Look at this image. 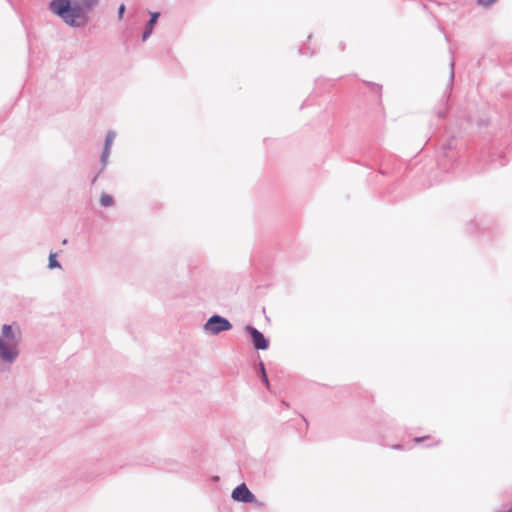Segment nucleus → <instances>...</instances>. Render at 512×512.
<instances>
[{
  "mask_svg": "<svg viewBox=\"0 0 512 512\" xmlns=\"http://www.w3.org/2000/svg\"><path fill=\"white\" fill-rule=\"evenodd\" d=\"M50 9L70 25H79L84 19L82 8L79 5H71L70 0H52Z\"/></svg>",
  "mask_w": 512,
  "mask_h": 512,
  "instance_id": "1",
  "label": "nucleus"
},
{
  "mask_svg": "<svg viewBox=\"0 0 512 512\" xmlns=\"http://www.w3.org/2000/svg\"><path fill=\"white\" fill-rule=\"evenodd\" d=\"M19 338L14 333L12 326L3 325L2 337H0V357L8 362L14 361L18 351Z\"/></svg>",
  "mask_w": 512,
  "mask_h": 512,
  "instance_id": "2",
  "label": "nucleus"
},
{
  "mask_svg": "<svg viewBox=\"0 0 512 512\" xmlns=\"http://www.w3.org/2000/svg\"><path fill=\"white\" fill-rule=\"evenodd\" d=\"M231 327L232 325L227 319L214 315L206 322L204 329L207 333L215 335L222 331L230 330Z\"/></svg>",
  "mask_w": 512,
  "mask_h": 512,
  "instance_id": "3",
  "label": "nucleus"
},
{
  "mask_svg": "<svg viewBox=\"0 0 512 512\" xmlns=\"http://www.w3.org/2000/svg\"><path fill=\"white\" fill-rule=\"evenodd\" d=\"M231 497L234 501H237V502H243V503L255 502V496L250 492V490L244 483L240 484L232 491Z\"/></svg>",
  "mask_w": 512,
  "mask_h": 512,
  "instance_id": "4",
  "label": "nucleus"
},
{
  "mask_svg": "<svg viewBox=\"0 0 512 512\" xmlns=\"http://www.w3.org/2000/svg\"><path fill=\"white\" fill-rule=\"evenodd\" d=\"M247 332L251 335L253 346L258 350H265L269 346V341L263 336V334L258 331L256 328L247 326Z\"/></svg>",
  "mask_w": 512,
  "mask_h": 512,
  "instance_id": "5",
  "label": "nucleus"
},
{
  "mask_svg": "<svg viewBox=\"0 0 512 512\" xmlns=\"http://www.w3.org/2000/svg\"><path fill=\"white\" fill-rule=\"evenodd\" d=\"M158 17H159L158 13H153L151 15V19L149 20V22L147 24V27H146V29H145V31L143 33V36H142L143 41H145L150 36V34L152 33L153 27L156 24Z\"/></svg>",
  "mask_w": 512,
  "mask_h": 512,
  "instance_id": "6",
  "label": "nucleus"
},
{
  "mask_svg": "<svg viewBox=\"0 0 512 512\" xmlns=\"http://www.w3.org/2000/svg\"><path fill=\"white\" fill-rule=\"evenodd\" d=\"M112 142H113V135L108 134L106 136V140H105V147H104V151H103V159L107 158V156L109 154L110 147L112 145Z\"/></svg>",
  "mask_w": 512,
  "mask_h": 512,
  "instance_id": "7",
  "label": "nucleus"
},
{
  "mask_svg": "<svg viewBox=\"0 0 512 512\" xmlns=\"http://www.w3.org/2000/svg\"><path fill=\"white\" fill-rule=\"evenodd\" d=\"M100 204L104 207H109L114 204V200H113L112 196H110L108 194H102L100 197Z\"/></svg>",
  "mask_w": 512,
  "mask_h": 512,
  "instance_id": "8",
  "label": "nucleus"
},
{
  "mask_svg": "<svg viewBox=\"0 0 512 512\" xmlns=\"http://www.w3.org/2000/svg\"><path fill=\"white\" fill-rule=\"evenodd\" d=\"M98 4V0H82L81 2V5L80 6L82 9H87V10H91L92 8H94L96 5Z\"/></svg>",
  "mask_w": 512,
  "mask_h": 512,
  "instance_id": "9",
  "label": "nucleus"
},
{
  "mask_svg": "<svg viewBox=\"0 0 512 512\" xmlns=\"http://www.w3.org/2000/svg\"><path fill=\"white\" fill-rule=\"evenodd\" d=\"M57 255L56 253H51L49 256V268H60V264L56 259Z\"/></svg>",
  "mask_w": 512,
  "mask_h": 512,
  "instance_id": "10",
  "label": "nucleus"
},
{
  "mask_svg": "<svg viewBox=\"0 0 512 512\" xmlns=\"http://www.w3.org/2000/svg\"><path fill=\"white\" fill-rule=\"evenodd\" d=\"M496 0H478V4L481 6H489L493 4Z\"/></svg>",
  "mask_w": 512,
  "mask_h": 512,
  "instance_id": "11",
  "label": "nucleus"
},
{
  "mask_svg": "<svg viewBox=\"0 0 512 512\" xmlns=\"http://www.w3.org/2000/svg\"><path fill=\"white\" fill-rule=\"evenodd\" d=\"M125 12V5L121 4L118 8V18L121 20L123 18V14Z\"/></svg>",
  "mask_w": 512,
  "mask_h": 512,
  "instance_id": "12",
  "label": "nucleus"
},
{
  "mask_svg": "<svg viewBox=\"0 0 512 512\" xmlns=\"http://www.w3.org/2000/svg\"><path fill=\"white\" fill-rule=\"evenodd\" d=\"M261 378H262L263 383L266 385V387L269 388L270 383H269V380L267 378V375L264 374L263 376H261Z\"/></svg>",
  "mask_w": 512,
  "mask_h": 512,
  "instance_id": "13",
  "label": "nucleus"
},
{
  "mask_svg": "<svg viewBox=\"0 0 512 512\" xmlns=\"http://www.w3.org/2000/svg\"><path fill=\"white\" fill-rule=\"evenodd\" d=\"M260 372H261V376L266 374L265 367H264V364L262 362L260 363Z\"/></svg>",
  "mask_w": 512,
  "mask_h": 512,
  "instance_id": "14",
  "label": "nucleus"
},
{
  "mask_svg": "<svg viewBox=\"0 0 512 512\" xmlns=\"http://www.w3.org/2000/svg\"><path fill=\"white\" fill-rule=\"evenodd\" d=\"M507 512H512V508L509 511H507Z\"/></svg>",
  "mask_w": 512,
  "mask_h": 512,
  "instance_id": "15",
  "label": "nucleus"
}]
</instances>
